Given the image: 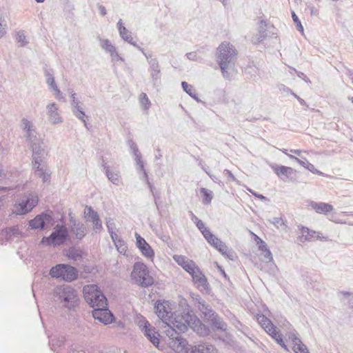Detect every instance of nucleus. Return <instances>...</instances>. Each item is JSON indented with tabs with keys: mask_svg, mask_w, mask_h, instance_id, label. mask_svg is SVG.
<instances>
[{
	"mask_svg": "<svg viewBox=\"0 0 353 353\" xmlns=\"http://www.w3.org/2000/svg\"><path fill=\"white\" fill-rule=\"evenodd\" d=\"M154 310L158 317L168 326H172L179 332H185L191 328L200 336H205L210 334V328L204 325L188 305L181 314L172 312L171 303L168 301H157Z\"/></svg>",
	"mask_w": 353,
	"mask_h": 353,
	"instance_id": "obj_1",
	"label": "nucleus"
},
{
	"mask_svg": "<svg viewBox=\"0 0 353 353\" xmlns=\"http://www.w3.org/2000/svg\"><path fill=\"white\" fill-rule=\"evenodd\" d=\"M217 61L224 78L230 79L229 70L234 65L237 51L232 45L221 43L217 48Z\"/></svg>",
	"mask_w": 353,
	"mask_h": 353,
	"instance_id": "obj_2",
	"label": "nucleus"
},
{
	"mask_svg": "<svg viewBox=\"0 0 353 353\" xmlns=\"http://www.w3.org/2000/svg\"><path fill=\"white\" fill-rule=\"evenodd\" d=\"M53 294L63 307L69 310H74L79 305V298L77 291L71 285H58L54 288Z\"/></svg>",
	"mask_w": 353,
	"mask_h": 353,
	"instance_id": "obj_3",
	"label": "nucleus"
},
{
	"mask_svg": "<svg viewBox=\"0 0 353 353\" xmlns=\"http://www.w3.org/2000/svg\"><path fill=\"white\" fill-rule=\"evenodd\" d=\"M69 239V232L63 225L57 224L48 236H43L41 244L46 246L58 247L63 245Z\"/></svg>",
	"mask_w": 353,
	"mask_h": 353,
	"instance_id": "obj_4",
	"label": "nucleus"
},
{
	"mask_svg": "<svg viewBox=\"0 0 353 353\" xmlns=\"http://www.w3.org/2000/svg\"><path fill=\"white\" fill-rule=\"evenodd\" d=\"M83 292L86 303L93 309L108 305L107 299L97 285L94 284L85 285Z\"/></svg>",
	"mask_w": 353,
	"mask_h": 353,
	"instance_id": "obj_5",
	"label": "nucleus"
},
{
	"mask_svg": "<svg viewBox=\"0 0 353 353\" xmlns=\"http://www.w3.org/2000/svg\"><path fill=\"white\" fill-rule=\"evenodd\" d=\"M134 283L142 288H148L154 284V279L150 275L147 266L143 263H135L131 274Z\"/></svg>",
	"mask_w": 353,
	"mask_h": 353,
	"instance_id": "obj_6",
	"label": "nucleus"
},
{
	"mask_svg": "<svg viewBox=\"0 0 353 353\" xmlns=\"http://www.w3.org/2000/svg\"><path fill=\"white\" fill-rule=\"evenodd\" d=\"M50 275L53 278L71 282L77 278V270L70 265L60 263L50 269Z\"/></svg>",
	"mask_w": 353,
	"mask_h": 353,
	"instance_id": "obj_7",
	"label": "nucleus"
},
{
	"mask_svg": "<svg viewBox=\"0 0 353 353\" xmlns=\"http://www.w3.org/2000/svg\"><path fill=\"white\" fill-rule=\"evenodd\" d=\"M38 203L36 196L29 195L23 198L19 203H16L12 209V212L17 215H23L30 212Z\"/></svg>",
	"mask_w": 353,
	"mask_h": 353,
	"instance_id": "obj_8",
	"label": "nucleus"
},
{
	"mask_svg": "<svg viewBox=\"0 0 353 353\" xmlns=\"http://www.w3.org/2000/svg\"><path fill=\"white\" fill-rule=\"evenodd\" d=\"M53 217L50 214L41 212L28 221L29 228L32 230H43L52 225Z\"/></svg>",
	"mask_w": 353,
	"mask_h": 353,
	"instance_id": "obj_9",
	"label": "nucleus"
},
{
	"mask_svg": "<svg viewBox=\"0 0 353 353\" xmlns=\"http://www.w3.org/2000/svg\"><path fill=\"white\" fill-rule=\"evenodd\" d=\"M196 288L201 292L210 294V285L205 276L202 273L199 268L190 274Z\"/></svg>",
	"mask_w": 353,
	"mask_h": 353,
	"instance_id": "obj_10",
	"label": "nucleus"
},
{
	"mask_svg": "<svg viewBox=\"0 0 353 353\" xmlns=\"http://www.w3.org/2000/svg\"><path fill=\"white\" fill-rule=\"evenodd\" d=\"M92 316L94 319L108 325L113 322L114 317L112 312L106 307H97L92 310Z\"/></svg>",
	"mask_w": 353,
	"mask_h": 353,
	"instance_id": "obj_11",
	"label": "nucleus"
},
{
	"mask_svg": "<svg viewBox=\"0 0 353 353\" xmlns=\"http://www.w3.org/2000/svg\"><path fill=\"white\" fill-rule=\"evenodd\" d=\"M178 331V330L172 327V332H175L176 336H174L172 334H170V336H172V339L170 343L171 347L176 352L186 353L187 350H189L191 345H188L185 339L183 338L179 335V334L177 333Z\"/></svg>",
	"mask_w": 353,
	"mask_h": 353,
	"instance_id": "obj_12",
	"label": "nucleus"
},
{
	"mask_svg": "<svg viewBox=\"0 0 353 353\" xmlns=\"http://www.w3.org/2000/svg\"><path fill=\"white\" fill-rule=\"evenodd\" d=\"M276 175L283 181H292L295 179L296 171L288 166L276 165L272 167Z\"/></svg>",
	"mask_w": 353,
	"mask_h": 353,
	"instance_id": "obj_13",
	"label": "nucleus"
},
{
	"mask_svg": "<svg viewBox=\"0 0 353 353\" xmlns=\"http://www.w3.org/2000/svg\"><path fill=\"white\" fill-rule=\"evenodd\" d=\"M136 245L141 254L146 258L152 259L154 256V252L146 241L138 233H135Z\"/></svg>",
	"mask_w": 353,
	"mask_h": 353,
	"instance_id": "obj_14",
	"label": "nucleus"
},
{
	"mask_svg": "<svg viewBox=\"0 0 353 353\" xmlns=\"http://www.w3.org/2000/svg\"><path fill=\"white\" fill-rule=\"evenodd\" d=\"M85 217L93 224V229L95 232L103 229L101 221L98 213L91 206H86L85 209Z\"/></svg>",
	"mask_w": 353,
	"mask_h": 353,
	"instance_id": "obj_15",
	"label": "nucleus"
},
{
	"mask_svg": "<svg viewBox=\"0 0 353 353\" xmlns=\"http://www.w3.org/2000/svg\"><path fill=\"white\" fill-rule=\"evenodd\" d=\"M173 259L179 265L181 266L190 274H192L199 268L192 260L188 259L185 256L174 255Z\"/></svg>",
	"mask_w": 353,
	"mask_h": 353,
	"instance_id": "obj_16",
	"label": "nucleus"
},
{
	"mask_svg": "<svg viewBox=\"0 0 353 353\" xmlns=\"http://www.w3.org/2000/svg\"><path fill=\"white\" fill-rule=\"evenodd\" d=\"M120 37L126 42L134 46L139 51H143V48L139 46L136 42L133 41L132 33L129 32L124 26L122 19H119L117 24Z\"/></svg>",
	"mask_w": 353,
	"mask_h": 353,
	"instance_id": "obj_17",
	"label": "nucleus"
},
{
	"mask_svg": "<svg viewBox=\"0 0 353 353\" xmlns=\"http://www.w3.org/2000/svg\"><path fill=\"white\" fill-rule=\"evenodd\" d=\"M46 110L50 123L57 124L62 122L61 117L58 112L57 105L54 102L47 105Z\"/></svg>",
	"mask_w": 353,
	"mask_h": 353,
	"instance_id": "obj_18",
	"label": "nucleus"
},
{
	"mask_svg": "<svg viewBox=\"0 0 353 353\" xmlns=\"http://www.w3.org/2000/svg\"><path fill=\"white\" fill-rule=\"evenodd\" d=\"M141 332L144 334L145 336L155 346L158 347L159 345V334L156 330L155 327L152 325L150 326Z\"/></svg>",
	"mask_w": 353,
	"mask_h": 353,
	"instance_id": "obj_19",
	"label": "nucleus"
},
{
	"mask_svg": "<svg viewBox=\"0 0 353 353\" xmlns=\"http://www.w3.org/2000/svg\"><path fill=\"white\" fill-rule=\"evenodd\" d=\"M267 26L268 23L265 20L260 21L259 24V32L252 40L254 44L261 43L267 37Z\"/></svg>",
	"mask_w": 353,
	"mask_h": 353,
	"instance_id": "obj_20",
	"label": "nucleus"
},
{
	"mask_svg": "<svg viewBox=\"0 0 353 353\" xmlns=\"http://www.w3.org/2000/svg\"><path fill=\"white\" fill-rule=\"evenodd\" d=\"M186 353H217V352L213 345L203 343L190 346Z\"/></svg>",
	"mask_w": 353,
	"mask_h": 353,
	"instance_id": "obj_21",
	"label": "nucleus"
},
{
	"mask_svg": "<svg viewBox=\"0 0 353 353\" xmlns=\"http://www.w3.org/2000/svg\"><path fill=\"white\" fill-rule=\"evenodd\" d=\"M309 206L314 210L317 213L326 214L333 210L332 205L323 202L310 201Z\"/></svg>",
	"mask_w": 353,
	"mask_h": 353,
	"instance_id": "obj_22",
	"label": "nucleus"
},
{
	"mask_svg": "<svg viewBox=\"0 0 353 353\" xmlns=\"http://www.w3.org/2000/svg\"><path fill=\"white\" fill-rule=\"evenodd\" d=\"M71 232L75 234L76 239L81 240L85 235L86 228L83 223L76 220L71 221Z\"/></svg>",
	"mask_w": 353,
	"mask_h": 353,
	"instance_id": "obj_23",
	"label": "nucleus"
},
{
	"mask_svg": "<svg viewBox=\"0 0 353 353\" xmlns=\"http://www.w3.org/2000/svg\"><path fill=\"white\" fill-rule=\"evenodd\" d=\"M30 149L32 152V163H39V162H42L46 154L44 143L35 145Z\"/></svg>",
	"mask_w": 353,
	"mask_h": 353,
	"instance_id": "obj_24",
	"label": "nucleus"
},
{
	"mask_svg": "<svg viewBox=\"0 0 353 353\" xmlns=\"http://www.w3.org/2000/svg\"><path fill=\"white\" fill-rule=\"evenodd\" d=\"M289 339L292 341L294 345L293 349L295 353H309L307 347L295 334L291 333L289 336Z\"/></svg>",
	"mask_w": 353,
	"mask_h": 353,
	"instance_id": "obj_25",
	"label": "nucleus"
},
{
	"mask_svg": "<svg viewBox=\"0 0 353 353\" xmlns=\"http://www.w3.org/2000/svg\"><path fill=\"white\" fill-rule=\"evenodd\" d=\"M102 167L108 179L114 185H119L121 183V176L118 171H112L103 161Z\"/></svg>",
	"mask_w": 353,
	"mask_h": 353,
	"instance_id": "obj_26",
	"label": "nucleus"
},
{
	"mask_svg": "<svg viewBox=\"0 0 353 353\" xmlns=\"http://www.w3.org/2000/svg\"><path fill=\"white\" fill-rule=\"evenodd\" d=\"M301 241H310L314 239H321L319 232L310 230L307 227L301 226Z\"/></svg>",
	"mask_w": 353,
	"mask_h": 353,
	"instance_id": "obj_27",
	"label": "nucleus"
},
{
	"mask_svg": "<svg viewBox=\"0 0 353 353\" xmlns=\"http://www.w3.org/2000/svg\"><path fill=\"white\" fill-rule=\"evenodd\" d=\"M256 319L259 323L261 325V327L265 330V332L268 334H270V332H273L274 329L276 327L275 325L272 323V322L262 314H258L256 316Z\"/></svg>",
	"mask_w": 353,
	"mask_h": 353,
	"instance_id": "obj_28",
	"label": "nucleus"
},
{
	"mask_svg": "<svg viewBox=\"0 0 353 353\" xmlns=\"http://www.w3.org/2000/svg\"><path fill=\"white\" fill-rule=\"evenodd\" d=\"M41 163L42 162H39V163H33L35 168V174L42 178L43 183H46L50 180V173L49 171L44 169L43 166L41 165Z\"/></svg>",
	"mask_w": 353,
	"mask_h": 353,
	"instance_id": "obj_29",
	"label": "nucleus"
},
{
	"mask_svg": "<svg viewBox=\"0 0 353 353\" xmlns=\"http://www.w3.org/2000/svg\"><path fill=\"white\" fill-rule=\"evenodd\" d=\"M209 321L211 322V325L214 330L225 332L228 329L226 323H225L217 314L212 316Z\"/></svg>",
	"mask_w": 353,
	"mask_h": 353,
	"instance_id": "obj_30",
	"label": "nucleus"
},
{
	"mask_svg": "<svg viewBox=\"0 0 353 353\" xmlns=\"http://www.w3.org/2000/svg\"><path fill=\"white\" fill-rule=\"evenodd\" d=\"M19 227L17 225L6 228L2 230L1 235L6 240H11L14 237H18L19 236Z\"/></svg>",
	"mask_w": 353,
	"mask_h": 353,
	"instance_id": "obj_31",
	"label": "nucleus"
},
{
	"mask_svg": "<svg viewBox=\"0 0 353 353\" xmlns=\"http://www.w3.org/2000/svg\"><path fill=\"white\" fill-rule=\"evenodd\" d=\"M198 309L201 312L203 317L208 321L216 314L207 303H202L201 305H199Z\"/></svg>",
	"mask_w": 353,
	"mask_h": 353,
	"instance_id": "obj_32",
	"label": "nucleus"
},
{
	"mask_svg": "<svg viewBox=\"0 0 353 353\" xmlns=\"http://www.w3.org/2000/svg\"><path fill=\"white\" fill-rule=\"evenodd\" d=\"M99 40L100 41V46L101 48L107 53L110 54V55L114 52V50L117 49L116 47L110 42V41L108 39H103L99 37Z\"/></svg>",
	"mask_w": 353,
	"mask_h": 353,
	"instance_id": "obj_33",
	"label": "nucleus"
},
{
	"mask_svg": "<svg viewBox=\"0 0 353 353\" xmlns=\"http://www.w3.org/2000/svg\"><path fill=\"white\" fill-rule=\"evenodd\" d=\"M21 125L23 130L26 132V137L37 132L33 123L25 118L21 120Z\"/></svg>",
	"mask_w": 353,
	"mask_h": 353,
	"instance_id": "obj_34",
	"label": "nucleus"
},
{
	"mask_svg": "<svg viewBox=\"0 0 353 353\" xmlns=\"http://www.w3.org/2000/svg\"><path fill=\"white\" fill-rule=\"evenodd\" d=\"M181 86L183 90L189 96H190L192 99H194L197 102H201V101L199 99L194 88L192 85L188 84L185 81H183L181 83Z\"/></svg>",
	"mask_w": 353,
	"mask_h": 353,
	"instance_id": "obj_35",
	"label": "nucleus"
},
{
	"mask_svg": "<svg viewBox=\"0 0 353 353\" xmlns=\"http://www.w3.org/2000/svg\"><path fill=\"white\" fill-rule=\"evenodd\" d=\"M214 248L218 250L223 255H225L229 259H232L233 252L228 249V247L221 239L218 242L217 245L214 247Z\"/></svg>",
	"mask_w": 353,
	"mask_h": 353,
	"instance_id": "obj_36",
	"label": "nucleus"
},
{
	"mask_svg": "<svg viewBox=\"0 0 353 353\" xmlns=\"http://www.w3.org/2000/svg\"><path fill=\"white\" fill-rule=\"evenodd\" d=\"M6 13L0 9V39L7 33L8 25L6 20Z\"/></svg>",
	"mask_w": 353,
	"mask_h": 353,
	"instance_id": "obj_37",
	"label": "nucleus"
},
{
	"mask_svg": "<svg viewBox=\"0 0 353 353\" xmlns=\"http://www.w3.org/2000/svg\"><path fill=\"white\" fill-rule=\"evenodd\" d=\"M134 156V160L138 165V170H143L144 165L141 159V154L138 149L137 145H134L132 148H130Z\"/></svg>",
	"mask_w": 353,
	"mask_h": 353,
	"instance_id": "obj_38",
	"label": "nucleus"
},
{
	"mask_svg": "<svg viewBox=\"0 0 353 353\" xmlns=\"http://www.w3.org/2000/svg\"><path fill=\"white\" fill-rule=\"evenodd\" d=\"M117 250L120 253H125L126 252V245L125 241L117 234L116 238H111Z\"/></svg>",
	"mask_w": 353,
	"mask_h": 353,
	"instance_id": "obj_39",
	"label": "nucleus"
},
{
	"mask_svg": "<svg viewBox=\"0 0 353 353\" xmlns=\"http://www.w3.org/2000/svg\"><path fill=\"white\" fill-rule=\"evenodd\" d=\"M200 192L202 194V203L204 205H208L212 202L213 198V193L211 190H209L205 188L200 189Z\"/></svg>",
	"mask_w": 353,
	"mask_h": 353,
	"instance_id": "obj_40",
	"label": "nucleus"
},
{
	"mask_svg": "<svg viewBox=\"0 0 353 353\" xmlns=\"http://www.w3.org/2000/svg\"><path fill=\"white\" fill-rule=\"evenodd\" d=\"M27 142L30 146V148H33L35 145L43 143V140L37 137V132L33 134H29L28 137H26Z\"/></svg>",
	"mask_w": 353,
	"mask_h": 353,
	"instance_id": "obj_41",
	"label": "nucleus"
},
{
	"mask_svg": "<svg viewBox=\"0 0 353 353\" xmlns=\"http://www.w3.org/2000/svg\"><path fill=\"white\" fill-rule=\"evenodd\" d=\"M15 39L19 43V47H24L29 43L23 30H19L16 32Z\"/></svg>",
	"mask_w": 353,
	"mask_h": 353,
	"instance_id": "obj_42",
	"label": "nucleus"
},
{
	"mask_svg": "<svg viewBox=\"0 0 353 353\" xmlns=\"http://www.w3.org/2000/svg\"><path fill=\"white\" fill-rule=\"evenodd\" d=\"M44 74L46 77V83L48 85L50 89L57 85L52 69H44Z\"/></svg>",
	"mask_w": 353,
	"mask_h": 353,
	"instance_id": "obj_43",
	"label": "nucleus"
},
{
	"mask_svg": "<svg viewBox=\"0 0 353 353\" xmlns=\"http://www.w3.org/2000/svg\"><path fill=\"white\" fill-rule=\"evenodd\" d=\"M269 334L276 341L278 344H279L284 349L287 350V346L283 339V336L276 330V327L274 329L273 332H270Z\"/></svg>",
	"mask_w": 353,
	"mask_h": 353,
	"instance_id": "obj_44",
	"label": "nucleus"
},
{
	"mask_svg": "<svg viewBox=\"0 0 353 353\" xmlns=\"http://www.w3.org/2000/svg\"><path fill=\"white\" fill-rule=\"evenodd\" d=\"M65 343V337L63 336H60L58 337L52 338L49 343L51 345V348L53 351H55L57 347L62 346Z\"/></svg>",
	"mask_w": 353,
	"mask_h": 353,
	"instance_id": "obj_45",
	"label": "nucleus"
},
{
	"mask_svg": "<svg viewBox=\"0 0 353 353\" xmlns=\"http://www.w3.org/2000/svg\"><path fill=\"white\" fill-rule=\"evenodd\" d=\"M297 163L314 174H323L321 172L316 169L314 165L310 163L307 160L303 161L301 159H297Z\"/></svg>",
	"mask_w": 353,
	"mask_h": 353,
	"instance_id": "obj_46",
	"label": "nucleus"
},
{
	"mask_svg": "<svg viewBox=\"0 0 353 353\" xmlns=\"http://www.w3.org/2000/svg\"><path fill=\"white\" fill-rule=\"evenodd\" d=\"M67 256L72 260L78 261L82 258L81 251L80 250L71 248L68 250Z\"/></svg>",
	"mask_w": 353,
	"mask_h": 353,
	"instance_id": "obj_47",
	"label": "nucleus"
},
{
	"mask_svg": "<svg viewBox=\"0 0 353 353\" xmlns=\"http://www.w3.org/2000/svg\"><path fill=\"white\" fill-rule=\"evenodd\" d=\"M150 72L153 85L157 87L160 84L161 70H150Z\"/></svg>",
	"mask_w": 353,
	"mask_h": 353,
	"instance_id": "obj_48",
	"label": "nucleus"
},
{
	"mask_svg": "<svg viewBox=\"0 0 353 353\" xmlns=\"http://www.w3.org/2000/svg\"><path fill=\"white\" fill-rule=\"evenodd\" d=\"M141 171L143 172V177L145 180V182L146 183L148 184V188H150L151 192L152 193L153 196H154V203H155V205L157 207V208H159L158 207V203H157V198L159 197V196L157 194V193H154L153 192V190H154V186L149 181V179H148V175L145 171V170L143 168V170H140Z\"/></svg>",
	"mask_w": 353,
	"mask_h": 353,
	"instance_id": "obj_49",
	"label": "nucleus"
},
{
	"mask_svg": "<svg viewBox=\"0 0 353 353\" xmlns=\"http://www.w3.org/2000/svg\"><path fill=\"white\" fill-rule=\"evenodd\" d=\"M203 237L205 239V240L208 241V243L213 246L214 248L217 245L218 242L219 241L220 239L215 236L210 231H209L208 233L204 234Z\"/></svg>",
	"mask_w": 353,
	"mask_h": 353,
	"instance_id": "obj_50",
	"label": "nucleus"
},
{
	"mask_svg": "<svg viewBox=\"0 0 353 353\" xmlns=\"http://www.w3.org/2000/svg\"><path fill=\"white\" fill-rule=\"evenodd\" d=\"M106 226L108 231L110 235L111 238H114V236L116 238V235L117 234L115 233L114 230L116 229L115 223L113 221V219L111 218L106 219Z\"/></svg>",
	"mask_w": 353,
	"mask_h": 353,
	"instance_id": "obj_51",
	"label": "nucleus"
},
{
	"mask_svg": "<svg viewBox=\"0 0 353 353\" xmlns=\"http://www.w3.org/2000/svg\"><path fill=\"white\" fill-rule=\"evenodd\" d=\"M72 112L74 115L78 119L88 117L85 115V112L83 110V108L79 105L72 108Z\"/></svg>",
	"mask_w": 353,
	"mask_h": 353,
	"instance_id": "obj_52",
	"label": "nucleus"
},
{
	"mask_svg": "<svg viewBox=\"0 0 353 353\" xmlns=\"http://www.w3.org/2000/svg\"><path fill=\"white\" fill-rule=\"evenodd\" d=\"M140 102L141 105H144L145 109L148 110L150 105V101L145 93H141L140 95Z\"/></svg>",
	"mask_w": 353,
	"mask_h": 353,
	"instance_id": "obj_53",
	"label": "nucleus"
},
{
	"mask_svg": "<svg viewBox=\"0 0 353 353\" xmlns=\"http://www.w3.org/2000/svg\"><path fill=\"white\" fill-rule=\"evenodd\" d=\"M137 324L141 330H143L144 329H146L151 326L150 323L143 316H141L139 319Z\"/></svg>",
	"mask_w": 353,
	"mask_h": 353,
	"instance_id": "obj_54",
	"label": "nucleus"
},
{
	"mask_svg": "<svg viewBox=\"0 0 353 353\" xmlns=\"http://www.w3.org/2000/svg\"><path fill=\"white\" fill-rule=\"evenodd\" d=\"M292 19H293L294 23L296 24V26L297 27V30L299 31L303 32V27L301 24V21L299 20V17H297V15L295 14L294 12H292Z\"/></svg>",
	"mask_w": 353,
	"mask_h": 353,
	"instance_id": "obj_55",
	"label": "nucleus"
},
{
	"mask_svg": "<svg viewBox=\"0 0 353 353\" xmlns=\"http://www.w3.org/2000/svg\"><path fill=\"white\" fill-rule=\"evenodd\" d=\"M148 65H149V71L160 69V65H159V61L157 58H154V59L149 60Z\"/></svg>",
	"mask_w": 353,
	"mask_h": 353,
	"instance_id": "obj_56",
	"label": "nucleus"
},
{
	"mask_svg": "<svg viewBox=\"0 0 353 353\" xmlns=\"http://www.w3.org/2000/svg\"><path fill=\"white\" fill-rule=\"evenodd\" d=\"M196 225L197 228L200 230L203 236H204V234H206L210 231V230L205 227L204 223L201 220L198 221L197 223H196Z\"/></svg>",
	"mask_w": 353,
	"mask_h": 353,
	"instance_id": "obj_57",
	"label": "nucleus"
},
{
	"mask_svg": "<svg viewBox=\"0 0 353 353\" xmlns=\"http://www.w3.org/2000/svg\"><path fill=\"white\" fill-rule=\"evenodd\" d=\"M262 252H263L265 253L264 257L267 259V262L270 263V265H274L273 257H272V252H270L269 248H267L266 250H263Z\"/></svg>",
	"mask_w": 353,
	"mask_h": 353,
	"instance_id": "obj_58",
	"label": "nucleus"
},
{
	"mask_svg": "<svg viewBox=\"0 0 353 353\" xmlns=\"http://www.w3.org/2000/svg\"><path fill=\"white\" fill-rule=\"evenodd\" d=\"M255 240H256V243L259 245V250L263 251V250H266V248H268V245L265 241H263L258 236H256Z\"/></svg>",
	"mask_w": 353,
	"mask_h": 353,
	"instance_id": "obj_59",
	"label": "nucleus"
},
{
	"mask_svg": "<svg viewBox=\"0 0 353 353\" xmlns=\"http://www.w3.org/2000/svg\"><path fill=\"white\" fill-rule=\"evenodd\" d=\"M110 57L112 61H124V59L118 54L117 49L110 54Z\"/></svg>",
	"mask_w": 353,
	"mask_h": 353,
	"instance_id": "obj_60",
	"label": "nucleus"
},
{
	"mask_svg": "<svg viewBox=\"0 0 353 353\" xmlns=\"http://www.w3.org/2000/svg\"><path fill=\"white\" fill-rule=\"evenodd\" d=\"M250 192H251L255 197L261 199V201H269V199L267 198L266 196H263V194H259L257 192H255L254 191H252V190L249 189L248 190Z\"/></svg>",
	"mask_w": 353,
	"mask_h": 353,
	"instance_id": "obj_61",
	"label": "nucleus"
},
{
	"mask_svg": "<svg viewBox=\"0 0 353 353\" xmlns=\"http://www.w3.org/2000/svg\"><path fill=\"white\" fill-rule=\"evenodd\" d=\"M50 90H52V91L54 92V94L55 95L57 96V98L58 99H63V97H62V92H61V90L59 89L57 85H54V87L51 88Z\"/></svg>",
	"mask_w": 353,
	"mask_h": 353,
	"instance_id": "obj_62",
	"label": "nucleus"
},
{
	"mask_svg": "<svg viewBox=\"0 0 353 353\" xmlns=\"http://www.w3.org/2000/svg\"><path fill=\"white\" fill-rule=\"evenodd\" d=\"M186 57L190 61H198L200 59V57H197L196 53L194 52L187 53Z\"/></svg>",
	"mask_w": 353,
	"mask_h": 353,
	"instance_id": "obj_63",
	"label": "nucleus"
},
{
	"mask_svg": "<svg viewBox=\"0 0 353 353\" xmlns=\"http://www.w3.org/2000/svg\"><path fill=\"white\" fill-rule=\"evenodd\" d=\"M271 223L274 225L275 226H276L277 228L279 227V225H281L283 224V220L279 218V217H274L272 220H271Z\"/></svg>",
	"mask_w": 353,
	"mask_h": 353,
	"instance_id": "obj_64",
	"label": "nucleus"
}]
</instances>
